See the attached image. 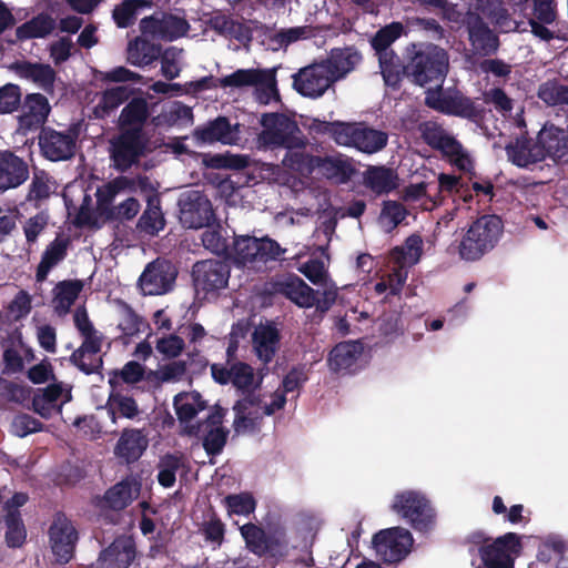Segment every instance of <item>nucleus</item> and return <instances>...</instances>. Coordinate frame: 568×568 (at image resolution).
Segmentation results:
<instances>
[{
    "mask_svg": "<svg viewBox=\"0 0 568 568\" xmlns=\"http://www.w3.org/2000/svg\"><path fill=\"white\" fill-rule=\"evenodd\" d=\"M480 14L491 17L504 32L525 30L520 28L521 23L507 18L506 11L499 7L498 0H477L475 11L468 10L467 13L458 10L456 6L444 8V16L447 20L467 26L469 41L476 52H493L497 49L498 41L493 32L483 23Z\"/></svg>",
    "mask_w": 568,
    "mask_h": 568,
    "instance_id": "obj_1",
    "label": "nucleus"
},
{
    "mask_svg": "<svg viewBox=\"0 0 568 568\" xmlns=\"http://www.w3.org/2000/svg\"><path fill=\"white\" fill-rule=\"evenodd\" d=\"M307 379L303 367L291 369L282 382V389L263 397L248 395L239 400L234 406V429L236 433H245L254 429L257 422L266 415H272L282 409L286 403V393L298 389Z\"/></svg>",
    "mask_w": 568,
    "mask_h": 568,
    "instance_id": "obj_2",
    "label": "nucleus"
},
{
    "mask_svg": "<svg viewBox=\"0 0 568 568\" xmlns=\"http://www.w3.org/2000/svg\"><path fill=\"white\" fill-rule=\"evenodd\" d=\"M148 184L146 179L130 180L121 176L102 185L97 190V209L90 207V200L84 195L83 203L74 216V223L80 226H100L113 215L112 202L116 195L144 191Z\"/></svg>",
    "mask_w": 568,
    "mask_h": 568,
    "instance_id": "obj_3",
    "label": "nucleus"
},
{
    "mask_svg": "<svg viewBox=\"0 0 568 568\" xmlns=\"http://www.w3.org/2000/svg\"><path fill=\"white\" fill-rule=\"evenodd\" d=\"M389 511L413 529L432 531L437 523V513L427 495L418 489L397 490L390 498Z\"/></svg>",
    "mask_w": 568,
    "mask_h": 568,
    "instance_id": "obj_4",
    "label": "nucleus"
},
{
    "mask_svg": "<svg viewBox=\"0 0 568 568\" xmlns=\"http://www.w3.org/2000/svg\"><path fill=\"white\" fill-rule=\"evenodd\" d=\"M503 234L501 220L496 215H484L468 227L459 244V255L466 261H476L493 250Z\"/></svg>",
    "mask_w": 568,
    "mask_h": 568,
    "instance_id": "obj_5",
    "label": "nucleus"
},
{
    "mask_svg": "<svg viewBox=\"0 0 568 568\" xmlns=\"http://www.w3.org/2000/svg\"><path fill=\"white\" fill-rule=\"evenodd\" d=\"M448 65V55L444 49L427 45L412 57L405 71L420 87H439L447 75Z\"/></svg>",
    "mask_w": 568,
    "mask_h": 568,
    "instance_id": "obj_6",
    "label": "nucleus"
},
{
    "mask_svg": "<svg viewBox=\"0 0 568 568\" xmlns=\"http://www.w3.org/2000/svg\"><path fill=\"white\" fill-rule=\"evenodd\" d=\"M284 250L268 237L237 236L233 241L229 256L235 264L247 270L260 271L267 261L277 258Z\"/></svg>",
    "mask_w": 568,
    "mask_h": 568,
    "instance_id": "obj_7",
    "label": "nucleus"
},
{
    "mask_svg": "<svg viewBox=\"0 0 568 568\" xmlns=\"http://www.w3.org/2000/svg\"><path fill=\"white\" fill-rule=\"evenodd\" d=\"M262 131L258 134V144L264 148L285 146L291 152H302L300 130L294 121L283 114L267 113L261 119Z\"/></svg>",
    "mask_w": 568,
    "mask_h": 568,
    "instance_id": "obj_8",
    "label": "nucleus"
},
{
    "mask_svg": "<svg viewBox=\"0 0 568 568\" xmlns=\"http://www.w3.org/2000/svg\"><path fill=\"white\" fill-rule=\"evenodd\" d=\"M276 69H239L230 75L219 79L222 88L254 87L260 103L270 104L278 100Z\"/></svg>",
    "mask_w": 568,
    "mask_h": 568,
    "instance_id": "obj_9",
    "label": "nucleus"
},
{
    "mask_svg": "<svg viewBox=\"0 0 568 568\" xmlns=\"http://www.w3.org/2000/svg\"><path fill=\"white\" fill-rule=\"evenodd\" d=\"M283 163L286 168L300 173L302 176L314 174L316 178H326L343 182L348 172L346 163L338 159H320L302 152H291L284 158Z\"/></svg>",
    "mask_w": 568,
    "mask_h": 568,
    "instance_id": "obj_10",
    "label": "nucleus"
},
{
    "mask_svg": "<svg viewBox=\"0 0 568 568\" xmlns=\"http://www.w3.org/2000/svg\"><path fill=\"white\" fill-rule=\"evenodd\" d=\"M524 536L506 532L488 540L479 549L480 559L486 568H514L516 559L524 549Z\"/></svg>",
    "mask_w": 568,
    "mask_h": 568,
    "instance_id": "obj_11",
    "label": "nucleus"
},
{
    "mask_svg": "<svg viewBox=\"0 0 568 568\" xmlns=\"http://www.w3.org/2000/svg\"><path fill=\"white\" fill-rule=\"evenodd\" d=\"M420 132L427 144L439 150L455 166L463 171L473 169V159L469 152L436 122L423 123Z\"/></svg>",
    "mask_w": 568,
    "mask_h": 568,
    "instance_id": "obj_12",
    "label": "nucleus"
},
{
    "mask_svg": "<svg viewBox=\"0 0 568 568\" xmlns=\"http://www.w3.org/2000/svg\"><path fill=\"white\" fill-rule=\"evenodd\" d=\"M402 33L403 26L398 22H394L378 31L372 40V45L378 54L384 81L390 87L398 84L403 70L398 59L393 51L388 50V47L398 39Z\"/></svg>",
    "mask_w": 568,
    "mask_h": 568,
    "instance_id": "obj_13",
    "label": "nucleus"
},
{
    "mask_svg": "<svg viewBox=\"0 0 568 568\" xmlns=\"http://www.w3.org/2000/svg\"><path fill=\"white\" fill-rule=\"evenodd\" d=\"M376 554L388 562H398L412 551L414 538L412 532L400 526L382 529L373 536Z\"/></svg>",
    "mask_w": 568,
    "mask_h": 568,
    "instance_id": "obj_14",
    "label": "nucleus"
},
{
    "mask_svg": "<svg viewBox=\"0 0 568 568\" xmlns=\"http://www.w3.org/2000/svg\"><path fill=\"white\" fill-rule=\"evenodd\" d=\"M180 221L189 229L210 226L214 212L210 200L197 190L183 192L179 199Z\"/></svg>",
    "mask_w": 568,
    "mask_h": 568,
    "instance_id": "obj_15",
    "label": "nucleus"
},
{
    "mask_svg": "<svg viewBox=\"0 0 568 568\" xmlns=\"http://www.w3.org/2000/svg\"><path fill=\"white\" fill-rule=\"evenodd\" d=\"M425 102L429 108L450 115L471 118L476 113L469 99L456 90H443L442 84L435 89H427Z\"/></svg>",
    "mask_w": 568,
    "mask_h": 568,
    "instance_id": "obj_16",
    "label": "nucleus"
},
{
    "mask_svg": "<svg viewBox=\"0 0 568 568\" xmlns=\"http://www.w3.org/2000/svg\"><path fill=\"white\" fill-rule=\"evenodd\" d=\"M176 278V268L164 260L148 264L140 276L139 285L145 295H161L169 292Z\"/></svg>",
    "mask_w": 568,
    "mask_h": 568,
    "instance_id": "obj_17",
    "label": "nucleus"
},
{
    "mask_svg": "<svg viewBox=\"0 0 568 568\" xmlns=\"http://www.w3.org/2000/svg\"><path fill=\"white\" fill-rule=\"evenodd\" d=\"M334 82L325 63H314L294 74V88L307 98L322 97Z\"/></svg>",
    "mask_w": 568,
    "mask_h": 568,
    "instance_id": "obj_18",
    "label": "nucleus"
},
{
    "mask_svg": "<svg viewBox=\"0 0 568 568\" xmlns=\"http://www.w3.org/2000/svg\"><path fill=\"white\" fill-rule=\"evenodd\" d=\"M230 271L226 264L215 260L197 262L193 266V280L196 290L211 294L226 287Z\"/></svg>",
    "mask_w": 568,
    "mask_h": 568,
    "instance_id": "obj_19",
    "label": "nucleus"
},
{
    "mask_svg": "<svg viewBox=\"0 0 568 568\" xmlns=\"http://www.w3.org/2000/svg\"><path fill=\"white\" fill-rule=\"evenodd\" d=\"M49 537L55 559L60 562L69 561L73 556L78 539L72 523L63 516H58L50 527Z\"/></svg>",
    "mask_w": 568,
    "mask_h": 568,
    "instance_id": "obj_20",
    "label": "nucleus"
},
{
    "mask_svg": "<svg viewBox=\"0 0 568 568\" xmlns=\"http://www.w3.org/2000/svg\"><path fill=\"white\" fill-rule=\"evenodd\" d=\"M173 407L182 432L186 435H196L197 424L193 419L197 414L206 408V402L199 392H181L174 396Z\"/></svg>",
    "mask_w": 568,
    "mask_h": 568,
    "instance_id": "obj_21",
    "label": "nucleus"
},
{
    "mask_svg": "<svg viewBox=\"0 0 568 568\" xmlns=\"http://www.w3.org/2000/svg\"><path fill=\"white\" fill-rule=\"evenodd\" d=\"M363 352L364 347L359 342L339 343L329 352L328 367L338 374L354 373L363 366Z\"/></svg>",
    "mask_w": 568,
    "mask_h": 568,
    "instance_id": "obj_22",
    "label": "nucleus"
},
{
    "mask_svg": "<svg viewBox=\"0 0 568 568\" xmlns=\"http://www.w3.org/2000/svg\"><path fill=\"white\" fill-rule=\"evenodd\" d=\"M223 417L224 410L215 407L206 420L196 425L199 427L196 436L201 434L203 447L209 455L220 454L226 443L229 432L223 426Z\"/></svg>",
    "mask_w": 568,
    "mask_h": 568,
    "instance_id": "obj_23",
    "label": "nucleus"
},
{
    "mask_svg": "<svg viewBox=\"0 0 568 568\" xmlns=\"http://www.w3.org/2000/svg\"><path fill=\"white\" fill-rule=\"evenodd\" d=\"M77 135L73 131L58 132L44 129L39 136L40 148L51 161L67 160L73 155Z\"/></svg>",
    "mask_w": 568,
    "mask_h": 568,
    "instance_id": "obj_24",
    "label": "nucleus"
},
{
    "mask_svg": "<svg viewBox=\"0 0 568 568\" xmlns=\"http://www.w3.org/2000/svg\"><path fill=\"white\" fill-rule=\"evenodd\" d=\"M546 159L557 163L568 162V128L545 124L538 133Z\"/></svg>",
    "mask_w": 568,
    "mask_h": 568,
    "instance_id": "obj_25",
    "label": "nucleus"
},
{
    "mask_svg": "<svg viewBox=\"0 0 568 568\" xmlns=\"http://www.w3.org/2000/svg\"><path fill=\"white\" fill-rule=\"evenodd\" d=\"M71 400V388L65 384H53L40 390L33 398V409L40 416L50 418L60 414L62 406Z\"/></svg>",
    "mask_w": 568,
    "mask_h": 568,
    "instance_id": "obj_26",
    "label": "nucleus"
},
{
    "mask_svg": "<svg viewBox=\"0 0 568 568\" xmlns=\"http://www.w3.org/2000/svg\"><path fill=\"white\" fill-rule=\"evenodd\" d=\"M143 150L141 133L123 132L118 139L112 141L111 155L114 165L119 170H126L138 159Z\"/></svg>",
    "mask_w": 568,
    "mask_h": 568,
    "instance_id": "obj_27",
    "label": "nucleus"
},
{
    "mask_svg": "<svg viewBox=\"0 0 568 568\" xmlns=\"http://www.w3.org/2000/svg\"><path fill=\"white\" fill-rule=\"evenodd\" d=\"M280 329L272 322H262L253 331L252 345L257 358L267 364L274 358L280 345Z\"/></svg>",
    "mask_w": 568,
    "mask_h": 568,
    "instance_id": "obj_28",
    "label": "nucleus"
},
{
    "mask_svg": "<svg viewBox=\"0 0 568 568\" xmlns=\"http://www.w3.org/2000/svg\"><path fill=\"white\" fill-rule=\"evenodd\" d=\"M211 373L216 383L222 385L232 383L240 389H248L260 383V379L255 377L253 368L245 363L232 364L230 368L213 364Z\"/></svg>",
    "mask_w": 568,
    "mask_h": 568,
    "instance_id": "obj_29",
    "label": "nucleus"
},
{
    "mask_svg": "<svg viewBox=\"0 0 568 568\" xmlns=\"http://www.w3.org/2000/svg\"><path fill=\"white\" fill-rule=\"evenodd\" d=\"M296 532L302 535L301 542H294L292 537L287 536L284 530H274L266 536L267 541H273V546L276 548L275 554L271 556L283 555L284 550L291 544L293 547H306L313 539L316 530V520L313 517H301L295 524Z\"/></svg>",
    "mask_w": 568,
    "mask_h": 568,
    "instance_id": "obj_30",
    "label": "nucleus"
},
{
    "mask_svg": "<svg viewBox=\"0 0 568 568\" xmlns=\"http://www.w3.org/2000/svg\"><path fill=\"white\" fill-rule=\"evenodd\" d=\"M50 110L49 101L44 95L28 94L23 104V114L19 118V130L26 133L40 126L47 120Z\"/></svg>",
    "mask_w": 568,
    "mask_h": 568,
    "instance_id": "obj_31",
    "label": "nucleus"
},
{
    "mask_svg": "<svg viewBox=\"0 0 568 568\" xmlns=\"http://www.w3.org/2000/svg\"><path fill=\"white\" fill-rule=\"evenodd\" d=\"M134 556L132 539L122 537L102 551L97 561V568H128Z\"/></svg>",
    "mask_w": 568,
    "mask_h": 568,
    "instance_id": "obj_32",
    "label": "nucleus"
},
{
    "mask_svg": "<svg viewBox=\"0 0 568 568\" xmlns=\"http://www.w3.org/2000/svg\"><path fill=\"white\" fill-rule=\"evenodd\" d=\"M10 69L13 70L19 78L33 82L47 92L53 90L57 74L49 64L21 61L12 64Z\"/></svg>",
    "mask_w": 568,
    "mask_h": 568,
    "instance_id": "obj_33",
    "label": "nucleus"
},
{
    "mask_svg": "<svg viewBox=\"0 0 568 568\" xmlns=\"http://www.w3.org/2000/svg\"><path fill=\"white\" fill-rule=\"evenodd\" d=\"M275 288L300 307H312L316 303L314 291L296 275L277 281Z\"/></svg>",
    "mask_w": 568,
    "mask_h": 568,
    "instance_id": "obj_34",
    "label": "nucleus"
},
{
    "mask_svg": "<svg viewBox=\"0 0 568 568\" xmlns=\"http://www.w3.org/2000/svg\"><path fill=\"white\" fill-rule=\"evenodd\" d=\"M508 159L517 166L527 168L531 164L546 160L542 146L538 141L517 139L507 148Z\"/></svg>",
    "mask_w": 568,
    "mask_h": 568,
    "instance_id": "obj_35",
    "label": "nucleus"
},
{
    "mask_svg": "<svg viewBox=\"0 0 568 568\" xmlns=\"http://www.w3.org/2000/svg\"><path fill=\"white\" fill-rule=\"evenodd\" d=\"M197 141L202 143L222 142L234 144L239 141L237 125L232 126L225 118H219L194 133Z\"/></svg>",
    "mask_w": 568,
    "mask_h": 568,
    "instance_id": "obj_36",
    "label": "nucleus"
},
{
    "mask_svg": "<svg viewBox=\"0 0 568 568\" xmlns=\"http://www.w3.org/2000/svg\"><path fill=\"white\" fill-rule=\"evenodd\" d=\"M28 178L26 163L11 153L0 155V191L17 187Z\"/></svg>",
    "mask_w": 568,
    "mask_h": 568,
    "instance_id": "obj_37",
    "label": "nucleus"
},
{
    "mask_svg": "<svg viewBox=\"0 0 568 568\" xmlns=\"http://www.w3.org/2000/svg\"><path fill=\"white\" fill-rule=\"evenodd\" d=\"M141 481L135 476H129L105 493V501L113 509H122L132 503L140 494Z\"/></svg>",
    "mask_w": 568,
    "mask_h": 568,
    "instance_id": "obj_38",
    "label": "nucleus"
},
{
    "mask_svg": "<svg viewBox=\"0 0 568 568\" xmlns=\"http://www.w3.org/2000/svg\"><path fill=\"white\" fill-rule=\"evenodd\" d=\"M82 336V346L72 355V359L82 371L90 373L99 366L100 358L97 355L101 351L102 338L95 331Z\"/></svg>",
    "mask_w": 568,
    "mask_h": 568,
    "instance_id": "obj_39",
    "label": "nucleus"
},
{
    "mask_svg": "<svg viewBox=\"0 0 568 568\" xmlns=\"http://www.w3.org/2000/svg\"><path fill=\"white\" fill-rule=\"evenodd\" d=\"M361 61V54L353 48L334 49L329 58L323 63L329 71L334 81L351 72Z\"/></svg>",
    "mask_w": 568,
    "mask_h": 568,
    "instance_id": "obj_40",
    "label": "nucleus"
},
{
    "mask_svg": "<svg viewBox=\"0 0 568 568\" xmlns=\"http://www.w3.org/2000/svg\"><path fill=\"white\" fill-rule=\"evenodd\" d=\"M146 447L148 439L140 430H125L115 446V454L126 462L136 460Z\"/></svg>",
    "mask_w": 568,
    "mask_h": 568,
    "instance_id": "obj_41",
    "label": "nucleus"
},
{
    "mask_svg": "<svg viewBox=\"0 0 568 568\" xmlns=\"http://www.w3.org/2000/svg\"><path fill=\"white\" fill-rule=\"evenodd\" d=\"M156 125H181L186 126L193 123L192 109L173 101L163 105L162 112L154 119Z\"/></svg>",
    "mask_w": 568,
    "mask_h": 568,
    "instance_id": "obj_42",
    "label": "nucleus"
},
{
    "mask_svg": "<svg viewBox=\"0 0 568 568\" xmlns=\"http://www.w3.org/2000/svg\"><path fill=\"white\" fill-rule=\"evenodd\" d=\"M423 254V240L419 235H410L403 246L395 247L392 253V260L398 264V268L412 266L419 262Z\"/></svg>",
    "mask_w": 568,
    "mask_h": 568,
    "instance_id": "obj_43",
    "label": "nucleus"
},
{
    "mask_svg": "<svg viewBox=\"0 0 568 568\" xmlns=\"http://www.w3.org/2000/svg\"><path fill=\"white\" fill-rule=\"evenodd\" d=\"M364 181L366 186L377 194L387 193L397 185L396 174L383 166L367 169L364 174Z\"/></svg>",
    "mask_w": 568,
    "mask_h": 568,
    "instance_id": "obj_44",
    "label": "nucleus"
},
{
    "mask_svg": "<svg viewBox=\"0 0 568 568\" xmlns=\"http://www.w3.org/2000/svg\"><path fill=\"white\" fill-rule=\"evenodd\" d=\"M82 291L79 281H64L54 287L53 307L60 315L67 314Z\"/></svg>",
    "mask_w": 568,
    "mask_h": 568,
    "instance_id": "obj_45",
    "label": "nucleus"
},
{
    "mask_svg": "<svg viewBox=\"0 0 568 568\" xmlns=\"http://www.w3.org/2000/svg\"><path fill=\"white\" fill-rule=\"evenodd\" d=\"M241 535L245 540L246 547L254 554L262 556L265 554H275L276 548L273 541L266 540L265 532L253 524L243 525L240 528Z\"/></svg>",
    "mask_w": 568,
    "mask_h": 568,
    "instance_id": "obj_46",
    "label": "nucleus"
},
{
    "mask_svg": "<svg viewBox=\"0 0 568 568\" xmlns=\"http://www.w3.org/2000/svg\"><path fill=\"white\" fill-rule=\"evenodd\" d=\"M222 504L226 510L227 517H248L254 513L256 501L250 493L231 494L223 498Z\"/></svg>",
    "mask_w": 568,
    "mask_h": 568,
    "instance_id": "obj_47",
    "label": "nucleus"
},
{
    "mask_svg": "<svg viewBox=\"0 0 568 568\" xmlns=\"http://www.w3.org/2000/svg\"><path fill=\"white\" fill-rule=\"evenodd\" d=\"M148 115V104L142 99L131 101L122 111L120 123L124 132H139Z\"/></svg>",
    "mask_w": 568,
    "mask_h": 568,
    "instance_id": "obj_48",
    "label": "nucleus"
},
{
    "mask_svg": "<svg viewBox=\"0 0 568 568\" xmlns=\"http://www.w3.org/2000/svg\"><path fill=\"white\" fill-rule=\"evenodd\" d=\"M3 358L8 371L18 372L22 369L26 363L33 359V351L18 336L11 346L4 351Z\"/></svg>",
    "mask_w": 568,
    "mask_h": 568,
    "instance_id": "obj_49",
    "label": "nucleus"
},
{
    "mask_svg": "<svg viewBox=\"0 0 568 568\" xmlns=\"http://www.w3.org/2000/svg\"><path fill=\"white\" fill-rule=\"evenodd\" d=\"M164 224L158 196H148V206L139 220V227L143 232L154 235L163 230Z\"/></svg>",
    "mask_w": 568,
    "mask_h": 568,
    "instance_id": "obj_50",
    "label": "nucleus"
},
{
    "mask_svg": "<svg viewBox=\"0 0 568 568\" xmlns=\"http://www.w3.org/2000/svg\"><path fill=\"white\" fill-rule=\"evenodd\" d=\"M160 49L144 39H135L129 43L128 61L133 65H146L158 58Z\"/></svg>",
    "mask_w": 568,
    "mask_h": 568,
    "instance_id": "obj_51",
    "label": "nucleus"
},
{
    "mask_svg": "<svg viewBox=\"0 0 568 568\" xmlns=\"http://www.w3.org/2000/svg\"><path fill=\"white\" fill-rule=\"evenodd\" d=\"M387 143V134L364 126L361 124L359 132L357 133L356 146L358 151L367 154L381 151Z\"/></svg>",
    "mask_w": 568,
    "mask_h": 568,
    "instance_id": "obj_52",
    "label": "nucleus"
},
{
    "mask_svg": "<svg viewBox=\"0 0 568 568\" xmlns=\"http://www.w3.org/2000/svg\"><path fill=\"white\" fill-rule=\"evenodd\" d=\"M54 28V20L44 14H40L17 28V38L28 40L32 38H42L49 34Z\"/></svg>",
    "mask_w": 568,
    "mask_h": 568,
    "instance_id": "obj_53",
    "label": "nucleus"
},
{
    "mask_svg": "<svg viewBox=\"0 0 568 568\" xmlns=\"http://www.w3.org/2000/svg\"><path fill=\"white\" fill-rule=\"evenodd\" d=\"M67 241L64 239H55L44 251L41 263L38 267L37 277L42 281L47 277L51 267L58 264L65 255Z\"/></svg>",
    "mask_w": 568,
    "mask_h": 568,
    "instance_id": "obj_54",
    "label": "nucleus"
},
{
    "mask_svg": "<svg viewBox=\"0 0 568 568\" xmlns=\"http://www.w3.org/2000/svg\"><path fill=\"white\" fill-rule=\"evenodd\" d=\"M131 94V91L125 85H119L106 90L98 105L94 108V114L98 118H103L111 110L118 108L123 101H125Z\"/></svg>",
    "mask_w": 568,
    "mask_h": 568,
    "instance_id": "obj_55",
    "label": "nucleus"
},
{
    "mask_svg": "<svg viewBox=\"0 0 568 568\" xmlns=\"http://www.w3.org/2000/svg\"><path fill=\"white\" fill-rule=\"evenodd\" d=\"M184 467V460L176 455H165L159 463V484L165 488H170L176 480V474Z\"/></svg>",
    "mask_w": 568,
    "mask_h": 568,
    "instance_id": "obj_56",
    "label": "nucleus"
},
{
    "mask_svg": "<svg viewBox=\"0 0 568 568\" xmlns=\"http://www.w3.org/2000/svg\"><path fill=\"white\" fill-rule=\"evenodd\" d=\"M407 280V273L404 270L396 268L392 273L383 275L375 284L374 291L377 295H397L402 291Z\"/></svg>",
    "mask_w": 568,
    "mask_h": 568,
    "instance_id": "obj_57",
    "label": "nucleus"
},
{
    "mask_svg": "<svg viewBox=\"0 0 568 568\" xmlns=\"http://www.w3.org/2000/svg\"><path fill=\"white\" fill-rule=\"evenodd\" d=\"M144 368L138 362L126 363L121 371H113L109 376V383L112 387L120 385L121 382L135 384L142 379Z\"/></svg>",
    "mask_w": 568,
    "mask_h": 568,
    "instance_id": "obj_58",
    "label": "nucleus"
},
{
    "mask_svg": "<svg viewBox=\"0 0 568 568\" xmlns=\"http://www.w3.org/2000/svg\"><path fill=\"white\" fill-rule=\"evenodd\" d=\"M313 36V30L311 27H293L288 29H284L280 31L273 39L272 44L270 47L273 50H278L283 47H287L288 44L298 41L301 39H307Z\"/></svg>",
    "mask_w": 568,
    "mask_h": 568,
    "instance_id": "obj_59",
    "label": "nucleus"
},
{
    "mask_svg": "<svg viewBox=\"0 0 568 568\" xmlns=\"http://www.w3.org/2000/svg\"><path fill=\"white\" fill-rule=\"evenodd\" d=\"M539 98L549 105L568 104V87L556 81H547L540 85Z\"/></svg>",
    "mask_w": 568,
    "mask_h": 568,
    "instance_id": "obj_60",
    "label": "nucleus"
},
{
    "mask_svg": "<svg viewBox=\"0 0 568 568\" xmlns=\"http://www.w3.org/2000/svg\"><path fill=\"white\" fill-rule=\"evenodd\" d=\"M359 129V123H334L329 131L337 144L355 148Z\"/></svg>",
    "mask_w": 568,
    "mask_h": 568,
    "instance_id": "obj_61",
    "label": "nucleus"
},
{
    "mask_svg": "<svg viewBox=\"0 0 568 568\" xmlns=\"http://www.w3.org/2000/svg\"><path fill=\"white\" fill-rule=\"evenodd\" d=\"M406 216L404 207L396 202H386L379 215L381 226L389 232L395 229Z\"/></svg>",
    "mask_w": 568,
    "mask_h": 568,
    "instance_id": "obj_62",
    "label": "nucleus"
},
{
    "mask_svg": "<svg viewBox=\"0 0 568 568\" xmlns=\"http://www.w3.org/2000/svg\"><path fill=\"white\" fill-rule=\"evenodd\" d=\"M161 71L166 79L179 77L182 67V50L174 47L166 49L162 55Z\"/></svg>",
    "mask_w": 568,
    "mask_h": 568,
    "instance_id": "obj_63",
    "label": "nucleus"
},
{
    "mask_svg": "<svg viewBox=\"0 0 568 568\" xmlns=\"http://www.w3.org/2000/svg\"><path fill=\"white\" fill-rule=\"evenodd\" d=\"M108 404L112 415L119 414L126 418H133L139 413L135 400L128 396L111 394Z\"/></svg>",
    "mask_w": 568,
    "mask_h": 568,
    "instance_id": "obj_64",
    "label": "nucleus"
}]
</instances>
